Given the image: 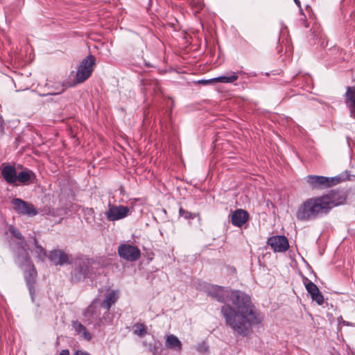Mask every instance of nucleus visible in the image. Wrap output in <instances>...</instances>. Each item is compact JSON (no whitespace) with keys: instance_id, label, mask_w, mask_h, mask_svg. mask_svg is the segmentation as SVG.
Segmentation results:
<instances>
[{"instance_id":"1","label":"nucleus","mask_w":355,"mask_h":355,"mask_svg":"<svg viewBox=\"0 0 355 355\" xmlns=\"http://www.w3.org/2000/svg\"><path fill=\"white\" fill-rule=\"evenodd\" d=\"M205 293L219 302L225 303L227 300L232 302L236 309L230 305H224L221 313L227 325L239 335L248 336L252 332V327L260 324L263 320V316L255 309L250 295L241 291L207 284Z\"/></svg>"},{"instance_id":"2","label":"nucleus","mask_w":355,"mask_h":355,"mask_svg":"<svg viewBox=\"0 0 355 355\" xmlns=\"http://www.w3.org/2000/svg\"><path fill=\"white\" fill-rule=\"evenodd\" d=\"M328 205L322 196L305 200L297 208L295 216L300 221H311L327 216Z\"/></svg>"},{"instance_id":"3","label":"nucleus","mask_w":355,"mask_h":355,"mask_svg":"<svg viewBox=\"0 0 355 355\" xmlns=\"http://www.w3.org/2000/svg\"><path fill=\"white\" fill-rule=\"evenodd\" d=\"M349 173L345 171L338 175L329 178L322 175H309L305 180L313 190H323L331 187L341 182L349 180Z\"/></svg>"},{"instance_id":"4","label":"nucleus","mask_w":355,"mask_h":355,"mask_svg":"<svg viewBox=\"0 0 355 355\" xmlns=\"http://www.w3.org/2000/svg\"><path fill=\"white\" fill-rule=\"evenodd\" d=\"M96 64V58L89 54L85 58L77 67L75 83L80 84L87 80L92 75Z\"/></svg>"},{"instance_id":"5","label":"nucleus","mask_w":355,"mask_h":355,"mask_svg":"<svg viewBox=\"0 0 355 355\" xmlns=\"http://www.w3.org/2000/svg\"><path fill=\"white\" fill-rule=\"evenodd\" d=\"M16 213L27 216H35L38 214L37 209L31 202L21 198H13L11 201Z\"/></svg>"},{"instance_id":"6","label":"nucleus","mask_w":355,"mask_h":355,"mask_svg":"<svg viewBox=\"0 0 355 355\" xmlns=\"http://www.w3.org/2000/svg\"><path fill=\"white\" fill-rule=\"evenodd\" d=\"M118 253L121 258L128 261H136L141 256V251L137 246L128 243L119 245Z\"/></svg>"},{"instance_id":"7","label":"nucleus","mask_w":355,"mask_h":355,"mask_svg":"<svg viewBox=\"0 0 355 355\" xmlns=\"http://www.w3.org/2000/svg\"><path fill=\"white\" fill-rule=\"evenodd\" d=\"M15 254V262L21 269L33 265L31 257L28 253V247L16 246L13 250Z\"/></svg>"},{"instance_id":"8","label":"nucleus","mask_w":355,"mask_h":355,"mask_svg":"<svg viewBox=\"0 0 355 355\" xmlns=\"http://www.w3.org/2000/svg\"><path fill=\"white\" fill-rule=\"evenodd\" d=\"M24 270V276L26 281V286L32 301L35 300L36 278L37 277V272L34 264L22 269Z\"/></svg>"},{"instance_id":"9","label":"nucleus","mask_w":355,"mask_h":355,"mask_svg":"<svg viewBox=\"0 0 355 355\" xmlns=\"http://www.w3.org/2000/svg\"><path fill=\"white\" fill-rule=\"evenodd\" d=\"M324 202L327 203L329 211L335 207L343 205L346 201V196L343 191L331 190L322 195Z\"/></svg>"},{"instance_id":"10","label":"nucleus","mask_w":355,"mask_h":355,"mask_svg":"<svg viewBox=\"0 0 355 355\" xmlns=\"http://www.w3.org/2000/svg\"><path fill=\"white\" fill-rule=\"evenodd\" d=\"M267 244L274 252H283L288 249L289 244L285 236H272L268 239Z\"/></svg>"},{"instance_id":"11","label":"nucleus","mask_w":355,"mask_h":355,"mask_svg":"<svg viewBox=\"0 0 355 355\" xmlns=\"http://www.w3.org/2000/svg\"><path fill=\"white\" fill-rule=\"evenodd\" d=\"M129 208L123 205H110L105 215L108 220L114 221L127 216Z\"/></svg>"},{"instance_id":"12","label":"nucleus","mask_w":355,"mask_h":355,"mask_svg":"<svg viewBox=\"0 0 355 355\" xmlns=\"http://www.w3.org/2000/svg\"><path fill=\"white\" fill-rule=\"evenodd\" d=\"M49 259L56 266H62L69 263V257L63 250H51L49 255Z\"/></svg>"},{"instance_id":"13","label":"nucleus","mask_w":355,"mask_h":355,"mask_svg":"<svg viewBox=\"0 0 355 355\" xmlns=\"http://www.w3.org/2000/svg\"><path fill=\"white\" fill-rule=\"evenodd\" d=\"M249 219V214L248 211L238 209L234 211L231 216V221L233 225L236 227H241Z\"/></svg>"},{"instance_id":"14","label":"nucleus","mask_w":355,"mask_h":355,"mask_svg":"<svg viewBox=\"0 0 355 355\" xmlns=\"http://www.w3.org/2000/svg\"><path fill=\"white\" fill-rule=\"evenodd\" d=\"M17 173L12 165H6L1 169V176L4 180L10 184H15L17 182Z\"/></svg>"},{"instance_id":"15","label":"nucleus","mask_w":355,"mask_h":355,"mask_svg":"<svg viewBox=\"0 0 355 355\" xmlns=\"http://www.w3.org/2000/svg\"><path fill=\"white\" fill-rule=\"evenodd\" d=\"M119 298V293L117 291H112L111 292L107 293L105 296L104 300H103L102 306L106 309L105 313H104L103 318L106 319V316L110 314V309L111 306L114 304Z\"/></svg>"},{"instance_id":"16","label":"nucleus","mask_w":355,"mask_h":355,"mask_svg":"<svg viewBox=\"0 0 355 355\" xmlns=\"http://www.w3.org/2000/svg\"><path fill=\"white\" fill-rule=\"evenodd\" d=\"M345 96L346 105L350 112V116L355 118V87L348 86Z\"/></svg>"},{"instance_id":"17","label":"nucleus","mask_w":355,"mask_h":355,"mask_svg":"<svg viewBox=\"0 0 355 355\" xmlns=\"http://www.w3.org/2000/svg\"><path fill=\"white\" fill-rule=\"evenodd\" d=\"M89 261L86 260L83 261L82 264H80L76 267L72 274L73 280L78 282L81 279H85L89 272Z\"/></svg>"},{"instance_id":"18","label":"nucleus","mask_w":355,"mask_h":355,"mask_svg":"<svg viewBox=\"0 0 355 355\" xmlns=\"http://www.w3.org/2000/svg\"><path fill=\"white\" fill-rule=\"evenodd\" d=\"M244 73L243 71H231L228 75L213 78L212 80H214L215 83H232L238 80L239 75Z\"/></svg>"},{"instance_id":"19","label":"nucleus","mask_w":355,"mask_h":355,"mask_svg":"<svg viewBox=\"0 0 355 355\" xmlns=\"http://www.w3.org/2000/svg\"><path fill=\"white\" fill-rule=\"evenodd\" d=\"M17 182L24 185L28 184L30 182H32L36 178L35 173L28 168H25L24 171H20L17 173Z\"/></svg>"},{"instance_id":"20","label":"nucleus","mask_w":355,"mask_h":355,"mask_svg":"<svg viewBox=\"0 0 355 355\" xmlns=\"http://www.w3.org/2000/svg\"><path fill=\"white\" fill-rule=\"evenodd\" d=\"M73 327L78 334H81L83 339L89 341L92 339V334L87 330L85 327L78 321H73Z\"/></svg>"},{"instance_id":"21","label":"nucleus","mask_w":355,"mask_h":355,"mask_svg":"<svg viewBox=\"0 0 355 355\" xmlns=\"http://www.w3.org/2000/svg\"><path fill=\"white\" fill-rule=\"evenodd\" d=\"M166 346L170 349L180 351L182 349V343L177 336L171 334L167 336L166 340Z\"/></svg>"},{"instance_id":"22","label":"nucleus","mask_w":355,"mask_h":355,"mask_svg":"<svg viewBox=\"0 0 355 355\" xmlns=\"http://www.w3.org/2000/svg\"><path fill=\"white\" fill-rule=\"evenodd\" d=\"M99 315L100 309L94 302L87 308L84 313V316L88 318V320H89L90 318H98Z\"/></svg>"},{"instance_id":"23","label":"nucleus","mask_w":355,"mask_h":355,"mask_svg":"<svg viewBox=\"0 0 355 355\" xmlns=\"http://www.w3.org/2000/svg\"><path fill=\"white\" fill-rule=\"evenodd\" d=\"M302 281L306 291L311 295V297L320 291L318 286L307 277H303Z\"/></svg>"},{"instance_id":"24","label":"nucleus","mask_w":355,"mask_h":355,"mask_svg":"<svg viewBox=\"0 0 355 355\" xmlns=\"http://www.w3.org/2000/svg\"><path fill=\"white\" fill-rule=\"evenodd\" d=\"M10 233L19 241L16 244V246H27V242L25 240L24 237L22 236L21 233L19 230L15 227L10 228Z\"/></svg>"},{"instance_id":"25","label":"nucleus","mask_w":355,"mask_h":355,"mask_svg":"<svg viewBox=\"0 0 355 355\" xmlns=\"http://www.w3.org/2000/svg\"><path fill=\"white\" fill-rule=\"evenodd\" d=\"M326 54L330 60H336L340 56L341 52L339 47L333 46L328 49Z\"/></svg>"},{"instance_id":"26","label":"nucleus","mask_w":355,"mask_h":355,"mask_svg":"<svg viewBox=\"0 0 355 355\" xmlns=\"http://www.w3.org/2000/svg\"><path fill=\"white\" fill-rule=\"evenodd\" d=\"M133 333L139 337H144L147 333L146 325L143 323H136L134 326Z\"/></svg>"},{"instance_id":"27","label":"nucleus","mask_w":355,"mask_h":355,"mask_svg":"<svg viewBox=\"0 0 355 355\" xmlns=\"http://www.w3.org/2000/svg\"><path fill=\"white\" fill-rule=\"evenodd\" d=\"M34 252L39 260H44L46 257V250L40 244L35 246Z\"/></svg>"},{"instance_id":"28","label":"nucleus","mask_w":355,"mask_h":355,"mask_svg":"<svg viewBox=\"0 0 355 355\" xmlns=\"http://www.w3.org/2000/svg\"><path fill=\"white\" fill-rule=\"evenodd\" d=\"M179 214L185 219H193L196 218V214L184 209L182 207L179 209Z\"/></svg>"},{"instance_id":"29","label":"nucleus","mask_w":355,"mask_h":355,"mask_svg":"<svg viewBox=\"0 0 355 355\" xmlns=\"http://www.w3.org/2000/svg\"><path fill=\"white\" fill-rule=\"evenodd\" d=\"M311 299L313 301H315L318 305H322L324 301V296L320 291H318L317 293H315V295L311 296Z\"/></svg>"},{"instance_id":"30","label":"nucleus","mask_w":355,"mask_h":355,"mask_svg":"<svg viewBox=\"0 0 355 355\" xmlns=\"http://www.w3.org/2000/svg\"><path fill=\"white\" fill-rule=\"evenodd\" d=\"M196 349L198 352L201 353H206L208 352L209 347L205 342H202L201 343L198 345Z\"/></svg>"},{"instance_id":"31","label":"nucleus","mask_w":355,"mask_h":355,"mask_svg":"<svg viewBox=\"0 0 355 355\" xmlns=\"http://www.w3.org/2000/svg\"><path fill=\"white\" fill-rule=\"evenodd\" d=\"M300 16H301V17L300 19V21L301 24L303 26H304L306 28H308L309 27V24H308L307 21H306V15H304L303 10H302V8H300Z\"/></svg>"},{"instance_id":"32","label":"nucleus","mask_w":355,"mask_h":355,"mask_svg":"<svg viewBox=\"0 0 355 355\" xmlns=\"http://www.w3.org/2000/svg\"><path fill=\"white\" fill-rule=\"evenodd\" d=\"M319 41L320 42V46L322 48H326L328 44V41H327V37L326 35L323 34H320L319 36Z\"/></svg>"},{"instance_id":"33","label":"nucleus","mask_w":355,"mask_h":355,"mask_svg":"<svg viewBox=\"0 0 355 355\" xmlns=\"http://www.w3.org/2000/svg\"><path fill=\"white\" fill-rule=\"evenodd\" d=\"M44 215H48V216H55V211H54V209H51L50 207H47V208H45L44 209Z\"/></svg>"},{"instance_id":"34","label":"nucleus","mask_w":355,"mask_h":355,"mask_svg":"<svg viewBox=\"0 0 355 355\" xmlns=\"http://www.w3.org/2000/svg\"><path fill=\"white\" fill-rule=\"evenodd\" d=\"M29 242L31 243H33L35 246L39 244L36 236L35 234L29 237Z\"/></svg>"},{"instance_id":"35","label":"nucleus","mask_w":355,"mask_h":355,"mask_svg":"<svg viewBox=\"0 0 355 355\" xmlns=\"http://www.w3.org/2000/svg\"><path fill=\"white\" fill-rule=\"evenodd\" d=\"M198 83L205 85H208L210 83H214L215 82L214 81V80H212V78H211V79H207V80H200L198 81Z\"/></svg>"},{"instance_id":"36","label":"nucleus","mask_w":355,"mask_h":355,"mask_svg":"<svg viewBox=\"0 0 355 355\" xmlns=\"http://www.w3.org/2000/svg\"><path fill=\"white\" fill-rule=\"evenodd\" d=\"M64 91V88L62 87L60 91L58 92H49L47 93L46 94H43L42 96H47V95H57V94H60L61 93H62Z\"/></svg>"},{"instance_id":"37","label":"nucleus","mask_w":355,"mask_h":355,"mask_svg":"<svg viewBox=\"0 0 355 355\" xmlns=\"http://www.w3.org/2000/svg\"><path fill=\"white\" fill-rule=\"evenodd\" d=\"M338 322L339 324L342 323L345 326H349L350 325L349 322L343 320L342 316H340L339 318H338Z\"/></svg>"},{"instance_id":"38","label":"nucleus","mask_w":355,"mask_h":355,"mask_svg":"<svg viewBox=\"0 0 355 355\" xmlns=\"http://www.w3.org/2000/svg\"><path fill=\"white\" fill-rule=\"evenodd\" d=\"M59 355H69V349H62Z\"/></svg>"},{"instance_id":"39","label":"nucleus","mask_w":355,"mask_h":355,"mask_svg":"<svg viewBox=\"0 0 355 355\" xmlns=\"http://www.w3.org/2000/svg\"><path fill=\"white\" fill-rule=\"evenodd\" d=\"M295 4L298 6L299 8H301V3L300 0H293Z\"/></svg>"}]
</instances>
